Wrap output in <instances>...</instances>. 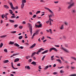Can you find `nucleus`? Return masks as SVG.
<instances>
[{"mask_svg": "<svg viewBox=\"0 0 76 76\" xmlns=\"http://www.w3.org/2000/svg\"><path fill=\"white\" fill-rule=\"evenodd\" d=\"M68 4H71L68 7V9H71L73 6H74L75 3V2L73 1V0H71V1L70 2H68Z\"/></svg>", "mask_w": 76, "mask_h": 76, "instance_id": "obj_1", "label": "nucleus"}, {"mask_svg": "<svg viewBox=\"0 0 76 76\" xmlns=\"http://www.w3.org/2000/svg\"><path fill=\"white\" fill-rule=\"evenodd\" d=\"M29 31L30 32L31 36H32V25L31 24H29Z\"/></svg>", "mask_w": 76, "mask_h": 76, "instance_id": "obj_2", "label": "nucleus"}, {"mask_svg": "<svg viewBox=\"0 0 76 76\" xmlns=\"http://www.w3.org/2000/svg\"><path fill=\"white\" fill-rule=\"evenodd\" d=\"M9 4L11 6V8L12 9V10H15V9H18V7H16L15 8L13 7V5L12 3L10 2V3H9Z\"/></svg>", "mask_w": 76, "mask_h": 76, "instance_id": "obj_3", "label": "nucleus"}, {"mask_svg": "<svg viewBox=\"0 0 76 76\" xmlns=\"http://www.w3.org/2000/svg\"><path fill=\"white\" fill-rule=\"evenodd\" d=\"M44 49L42 48H40L37 51V54L39 55V53H41V51H44Z\"/></svg>", "mask_w": 76, "mask_h": 76, "instance_id": "obj_4", "label": "nucleus"}, {"mask_svg": "<svg viewBox=\"0 0 76 76\" xmlns=\"http://www.w3.org/2000/svg\"><path fill=\"white\" fill-rule=\"evenodd\" d=\"M52 50H54L55 51L57 52V50L54 48H52L49 49V52H51Z\"/></svg>", "mask_w": 76, "mask_h": 76, "instance_id": "obj_5", "label": "nucleus"}, {"mask_svg": "<svg viewBox=\"0 0 76 76\" xmlns=\"http://www.w3.org/2000/svg\"><path fill=\"white\" fill-rule=\"evenodd\" d=\"M45 9H46V10H48L50 13H53V12H52V11H51L50 9L47 7H45Z\"/></svg>", "mask_w": 76, "mask_h": 76, "instance_id": "obj_6", "label": "nucleus"}, {"mask_svg": "<svg viewBox=\"0 0 76 76\" xmlns=\"http://www.w3.org/2000/svg\"><path fill=\"white\" fill-rule=\"evenodd\" d=\"M35 45H36V44L34 43L33 45L30 47L29 48H30L31 49L33 48L35 46Z\"/></svg>", "mask_w": 76, "mask_h": 76, "instance_id": "obj_7", "label": "nucleus"}, {"mask_svg": "<svg viewBox=\"0 0 76 76\" xmlns=\"http://www.w3.org/2000/svg\"><path fill=\"white\" fill-rule=\"evenodd\" d=\"M61 50H63L64 51H65V52H67V49H66L65 48H64L62 47H61Z\"/></svg>", "mask_w": 76, "mask_h": 76, "instance_id": "obj_8", "label": "nucleus"}, {"mask_svg": "<svg viewBox=\"0 0 76 76\" xmlns=\"http://www.w3.org/2000/svg\"><path fill=\"white\" fill-rule=\"evenodd\" d=\"M52 31L51 29H49V30H46V31H47V32H50V33L51 34H52Z\"/></svg>", "mask_w": 76, "mask_h": 76, "instance_id": "obj_9", "label": "nucleus"}, {"mask_svg": "<svg viewBox=\"0 0 76 76\" xmlns=\"http://www.w3.org/2000/svg\"><path fill=\"white\" fill-rule=\"evenodd\" d=\"M35 54H36V52H34L33 53L31 56V57H34L35 55Z\"/></svg>", "mask_w": 76, "mask_h": 76, "instance_id": "obj_10", "label": "nucleus"}, {"mask_svg": "<svg viewBox=\"0 0 76 76\" xmlns=\"http://www.w3.org/2000/svg\"><path fill=\"white\" fill-rule=\"evenodd\" d=\"M48 50H47L42 52V54H45V53H48Z\"/></svg>", "mask_w": 76, "mask_h": 76, "instance_id": "obj_11", "label": "nucleus"}, {"mask_svg": "<svg viewBox=\"0 0 76 76\" xmlns=\"http://www.w3.org/2000/svg\"><path fill=\"white\" fill-rule=\"evenodd\" d=\"M24 6H25V4L22 3V4L21 6V8H22V9H23V7H24Z\"/></svg>", "mask_w": 76, "mask_h": 76, "instance_id": "obj_12", "label": "nucleus"}, {"mask_svg": "<svg viewBox=\"0 0 76 76\" xmlns=\"http://www.w3.org/2000/svg\"><path fill=\"white\" fill-rule=\"evenodd\" d=\"M48 16L49 18V20L50 21V22H53V20L52 19H51V18H50V16L49 15Z\"/></svg>", "mask_w": 76, "mask_h": 76, "instance_id": "obj_13", "label": "nucleus"}, {"mask_svg": "<svg viewBox=\"0 0 76 76\" xmlns=\"http://www.w3.org/2000/svg\"><path fill=\"white\" fill-rule=\"evenodd\" d=\"M19 61V58H17L15 60L14 62H17V61Z\"/></svg>", "mask_w": 76, "mask_h": 76, "instance_id": "obj_14", "label": "nucleus"}, {"mask_svg": "<svg viewBox=\"0 0 76 76\" xmlns=\"http://www.w3.org/2000/svg\"><path fill=\"white\" fill-rule=\"evenodd\" d=\"M72 13H76V10H73L72 11Z\"/></svg>", "mask_w": 76, "mask_h": 76, "instance_id": "obj_15", "label": "nucleus"}, {"mask_svg": "<svg viewBox=\"0 0 76 76\" xmlns=\"http://www.w3.org/2000/svg\"><path fill=\"white\" fill-rule=\"evenodd\" d=\"M4 7L6 9H9V7L7 5H4Z\"/></svg>", "mask_w": 76, "mask_h": 76, "instance_id": "obj_16", "label": "nucleus"}, {"mask_svg": "<svg viewBox=\"0 0 76 76\" xmlns=\"http://www.w3.org/2000/svg\"><path fill=\"white\" fill-rule=\"evenodd\" d=\"M37 64V63L35 61H33L31 63V64H33V65H35L36 64Z\"/></svg>", "mask_w": 76, "mask_h": 76, "instance_id": "obj_17", "label": "nucleus"}, {"mask_svg": "<svg viewBox=\"0 0 76 76\" xmlns=\"http://www.w3.org/2000/svg\"><path fill=\"white\" fill-rule=\"evenodd\" d=\"M42 27V24H40L39 25H37V28H41V27Z\"/></svg>", "mask_w": 76, "mask_h": 76, "instance_id": "obj_18", "label": "nucleus"}, {"mask_svg": "<svg viewBox=\"0 0 76 76\" xmlns=\"http://www.w3.org/2000/svg\"><path fill=\"white\" fill-rule=\"evenodd\" d=\"M38 32H39V30H38L36 31V32L34 33H35L36 35H38V34H39Z\"/></svg>", "mask_w": 76, "mask_h": 76, "instance_id": "obj_19", "label": "nucleus"}, {"mask_svg": "<svg viewBox=\"0 0 76 76\" xmlns=\"http://www.w3.org/2000/svg\"><path fill=\"white\" fill-rule=\"evenodd\" d=\"M9 60H5L4 61V63H9Z\"/></svg>", "mask_w": 76, "mask_h": 76, "instance_id": "obj_20", "label": "nucleus"}, {"mask_svg": "<svg viewBox=\"0 0 76 76\" xmlns=\"http://www.w3.org/2000/svg\"><path fill=\"white\" fill-rule=\"evenodd\" d=\"M22 38H23V36H20L18 37V39H22Z\"/></svg>", "mask_w": 76, "mask_h": 76, "instance_id": "obj_21", "label": "nucleus"}, {"mask_svg": "<svg viewBox=\"0 0 76 76\" xmlns=\"http://www.w3.org/2000/svg\"><path fill=\"white\" fill-rule=\"evenodd\" d=\"M14 45L16 46V47H19V45L17 43H15Z\"/></svg>", "mask_w": 76, "mask_h": 76, "instance_id": "obj_22", "label": "nucleus"}, {"mask_svg": "<svg viewBox=\"0 0 76 76\" xmlns=\"http://www.w3.org/2000/svg\"><path fill=\"white\" fill-rule=\"evenodd\" d=\"M10 13L12 15V14H13V11L11 10H9Z\"/></svg>", "mask_w": 76, "mask_h": 76, "instance_id": "obj_23", "label": "nucleus"}, {"mask_svg": "<svg viewBox=\"0 0 76 76\" xmlns=\"http://www.w3.org/2000/svg\"><path fill=\"white\" fill-rule=\"evenodd\" d=\"M9 21L10 22H11V23H13L14 22H15V21L14 20H10Z\"/></svg>", "mask_w": 76, "mask_h": 76, "instance_id": "obj_24", "label": "nucleus"}, {"mask_svg": "<svg viewBox=\"0 0 76 76\" xmlns=\"http://www.w3.org/2000/svg\"><path fill=\"white\" fill-rule=\"evenodd\" d=\"M12 66V67L13 69H18V68H15L14 66H13V65H11Z\"/></svg>", "mask_w": 76, "mask_h": 76, "instance_id": "obj_25", "label": "nucleus"}, {"mask_svg": "<svg viewBox=\"0 0 76 76\" xmlns=\"http://www.w3.org/2000/svg\"><path fill=\"white\" fill-rule=\"evenodd\" d=\"M7 36L5 35L3 36H0L1 38H4L5 37H6Z\"/></svg>", "mask_w": 76, "mask_h": 76, "instance_id": "obj_26", "label": "nucleus"}, {"mask_svg": "<svg viewBox=\"0 0 76 76\" xmlns=\"http://www.w3.org/2000/svg\"><path fill=\"white\" fill-rule=\"evenodd\" d=\"M26 0H22V3H26Z\"/></svg>", "mask_w": 76, "mask_h": 76, "instance_id": "obj_27", "label": "nucleus"}, {"mask_svg": "<svg viewBox=\"0 0 76 76\" xmlns=\"http://www.w3.org/2000/svg\"><path fill=\"white\" fill-rule=\"evenodd\" d=\"M26 67H27V69H30V67H29V66H25V68H26Z\"/></svg>", "mask_w": 76, "mask_h": 76, "instance_id": "obj_28", "label": "nucleus"}, {"mask_svg": "<svg viewBox=\"0 0 76 76\" xmlns=\"http://www.w3.org/2000/svg\"><path fill=\"white\" fill-rule=\"evenodd\" d=\"M9 44H11V45H13L14 44V42H10L9 43Z\"/></svg>", "mask_w": 76, "mask_h": 76, "instance_id": "obj_29", "label": "nucleus"}, {"mask_svg": "<svg viewBox=\"0 0 76 76\" xmlns=\"http://www.w3.org/2000/svg\"><path fill=\"white\" fill-rule=\"evenodd\" d=\"M19 53H15L13 54V56H17L18 55H19Z\"/></svg>", "mask_w": 76, "mask_h": 76, "instance_id": "obj_30", "label": "nucleus"}, {"mask_svg": "<svg viewBox=\"0 0 76 76\" xmlns=\"http://www.w3.org/2000/svg\"><path fill=\"white\" fill-rule=\"evenodd\" d=\"M3 44L2 43H1L0 45V48H1V47H3Z\"/></svg>", "mask_w": 76, "mask_h": 76, "instance_id": "obj_31", "label": "nucleus"}, {"mask_svg": "<svg viewBox=\"0 0 76 76\" xmlns=\"http://www.w3.org/2000/svg\"><path fill=\"white\" fill-rule=\"evenodd\" d=\"M71 58H72V59H74V60H75L76 61V58L75 57H71Z\"/></svg>", "mask_w": 76, "mask_h": 76, "instance_id": "obj_32", "label": "nucleus"}, {"mask_svg": "<svg viewBox=\"0 0 76 76\" xmlns=\"http://www.w3.org/2000/svg\"><path fill=\"white\" fill-rule=\"evenodd\" d=\"M40 12H41V11H37L36 13V15H37V14H38V13H39Z\"/></svg>", "mask_w": 76, "mask_h": 76, "instance_id": "obj_33", "label": "nucleus"}, {"mask_svg": "<svg viewBox=\"0 0 76 76\" xmlns=\"http://www.w3.org/2000/svg\"><path fill=\"white\" fill-rule=\"evenodd\" d=\"M48 67H49V66H46L44 68L45 69H48Z\"/></svg>", "mask_w": 76, "mask_h": 76, "instance_id": "obj_34", "label": "nucleus"}, {"mask_svg": "<svg viewBox=\"0 0 76 76\" xmlns=\"http://www.w3.org/2000/svg\"><path fill=\"white\" fill-rule=\"evenodd\" d=\"M16 32V31H12L11 32V33L12 34H15Z\"/></svg>", "mask_w": 76, "mask_h": 76, "instance_id": "obj_35", "label": "nucleus"}, {"mask_svg": "<svg viewBox=\"0 0 76 76\" xmlns=\"http://www.w3.org/2000/svg\"><path fill=\"white\" fill-rule=\"evenodd\" d=\"M26 59H28L29 58H30V56H26Z\"/></svg>", "mask_w": 76, "mask_h": 76, "instance_id": "obj_36", "label": "nucleus"}, {"mask_svg": "<svg viewBox=\"0 0 76 76\" xmlns=\"http://www.w3.org/2000/svg\"><path fill=\"white\" fill-rule=\"evenodd\" d=\"M63 25H62L61 27H60V29H63Z\"/></svg>", "mask_w": 76, "mask_h": 76, "instance_id": "obj_37", "label": "nucleus"}, {"mask_svg": "<svg viewBox=\"0 0 76 76\" xmlns=\"http://www.w3.org/2000/svg\"><path fill=\"white\" fill-rule=\"evenodd\" d=\"M4 18H5L6 19L7 18V15H4Z\"/></svg>", "mask_w": 76, "mask_h": 76, "instance_id": "obj_38", "label": "nucleus"}, {"mask_svg": "<svg viewBox=\"0 0 76 76\" xmlns=\"http://www.w3.org/2000/svg\"><path fill=\"white\" fill-rule=\"evenodd\" d=\"M71 68L72 69H76L75 67H73L72 66L71 67Z\"/></svg>", "mask_w": 76, "mask_h": 76, "instance_id": "obj_39", "label": "nucleus"}, {"mask_svg": "<svg viewBox=\"0 0 76 76\" xmlns=\"http://www.w3.org/2000/svg\"><path fill=\"white\" fill-rule=\"evenodd\" d=\"M19 28H20V29H22V28H23V26H19Z\"/></svg>", "mask_w": 76, "mask_h": 76, "instance_id": "obj_40", "label": "nucleus"}, {"mask_svg": "<svg viewBox=\"0 0 76 76\" xmlns=\"http://www.w3.org/2000/svg\"><path fill=\"white\" fill-rule=\"evenodd\" d=\"M4 51L6 52V53H7V49H4Z\"/></svg>", "mask_w": 76, "mask_h": 76, "instance_id": "obj_41", "label": "nucleus"}, {"mask_svg": "<svg viewBox=\"0 0 76 76\" xmlns=\"http://www.w3.org/2000/svg\"><path fill=\"white\" fill-rule=\"evenodd\" d=\"M36 17H37V15H34L32 17V18H36Z\"/></svg>", "mask_w": 76, "mask_h": 76, "instance_id": "obj_42", "label": "nucleus"}, {"mask_svg": "<svg viewBox=\"0 0 76 76\" xmlns=\"http://www.w3.org/2000/svg\"><path fill=\"white\" fill-rule=\"evenodd\" d=\"M53 75H57V74H58V73L57 72H54L53 73Z\"/></svg>", "mask_w": 76, "mask_h": 76, "instance_id": "obj_43", "label": "nucleus"}, {"mask_svg": "<svg viewBox=\"0 0 76 76\" xmlns=\"http://www.w3.org/2000/svg\"><path fill=\"white\" fill-rule=\"evenodd\" d=\"M56 61H59V62H60L61 61V60L60 59H56Z\"/></svg>", "mask_w": 76, "mask_h": 76, "instance_id": "obj_44", "label": "nucleus"}, {"mask_svg": "<svg viewBox=\"0 0 76 76\" xmlns=\"http://www.w3.org/2000/svg\"><path fill=\"white\" fill-rule=\"evenodd\" d=\"M18 25H16V24H15L14 26V28H16V27H18Z\"/></svg>", "mask_w": 76, "mask_h": 76, "instance_id": "obj_45", "label": "nucleus"}, {"mask_svg": "<svg viewBox=\"0 0 76 76\" xmlns=\"http://www.w3.org/2000/svg\"><path fill=\"white\" fill-rule=\"evenodd\" d=\"M11 18H15V15H13V16H11Z\"/></svg>", "mask_w": 76, "mask_h": 76, "instance_id": "obj_46", "label": "nucleus"}, {"mask_svg": "<svg viewBox=\"0 0 76 76\" xmlns=\"http://www.w3.org/2000/svg\"><path fill=\"white\" fill-rule=\"evenodd\" d=\"M1 17L2 19H4V14H3V15H1Z\"/></svg>", "mask_w": 76, "mask_h": 76, "instance_id": "obj_47", "label": "nucleus"}, {"mask_svg": "<svg viewBox=\"0 0 76 76\" xmlns=\"http://www.w3.org/2000/svg\"><path fill=\"white\" fill-rule=\"evenodd\" d=\"M32 59H29L28 60V61L29 62H31V61H32Z\"/></svg>", "mask_w": 76, "mask_h": 76, "instance_id": "obj_48", "label": "nucleus"}, {"mask_svg": "<svg viewBox=\"0 0 76 76\" xmlns=\"http://www.w3.org/2000/svg\"><path fill=\"white\" fill-rule=\"evenodd\" d=\"M54 3H55L56 4H57V3H58V1H54Z\"/></svg>", "mask_w": 76, "mask_h": 76, "instance_id": "obj_49", "label": "nucleus"}, {"mask_svg": "<svg viewBox=\"0 0 76 76\" xmlns=\"http://www.w3.org/2000/svg\"><path fill=\"white\" fill-rule=\"evenodd\" d=\"M69 76H76V74H73L70 75Z\"/></svg>", "mask_w": 76, "mask_h": 76, "instance_id": "obj_50", "label": "nucleus"}, {"mask_svg": "<svg viewBox=\"0 0 76 76\" xmlns=\"http://www.w3.org/2000/svg\"><path fill=\"white\" fill-rule=\"evenodd\" d=\"M58 8H59V10H58V11L59 12H60V10H61V8H60V7H58Z\"/></svg>", "mask_w": 76, "mask_h": 76, "instance_id": "obj_51", "label": "nucleus"}, {"mask_svg": "<svg viewBox=\"0 0 76 76\" xmlns=\"http://www.w3.org/2000/svg\"><path fill=\"white\" fill-rule=\"evenodd\" d=\"M44 38H45V37H44L43 36L42 38V40H44Z\"/></svg>", "mask_w": 76, "mask_h": 76, "instance_id": "obj_52", "label": "nucleus"}, {"mask_svg": "<svg viewBox=\"0 0 76 76\" xmlns=\"http://www.w3.org/2000/svg\"><path fill=\"white\" fill-rule=\"evenodd\" d=\"M22 23L23 24H25L26 23V22L25 21H23L22 22Z\"/></svg>", "mask_w": 76, "mask_h": 76, "instance_id": "obj_53", "label": "nucleus"}, {"mask_svg": "<svg viewBox=\"0 0 76 76\" xmlns=\"http://www.w3.org/2000/svg\"><path fill=\"white\" fill-rule=\"evenodd\" d=\"M41 67V66H39V69H42Z\"/></svg>", "mask_w": 76, "mask_h": 76, "instance_id": "obj_54", "label": "nucleus"}, {"mask_svg": "<svg viewBox=\"0 0 76 76\" xmlns=\"http://www.w3.org/2000/svg\"><path fill=\"white\" fill-rule=\"evenodd\" d=\"M17 66H20V64H18L17 65Z\"/></svg>", "mask_w": 76, "mask_h": 76, "instance_id": "obj_55", "label": "nucleus"}, {"mask_svg": "<svg viewBox=\"0 0 76 76\" xmlns=\"http://www.w3.org/2000/svg\"><path fill=\"white\" fill-rule=\"evenodd\" d=\"M38 41H39V42H41V41L40 40V38H39V39H38Z\"/></svg>", "mask_w": 76, "mask_h": 76, "instance_id": "obj_56", "label": "nucleus"}, {"mask_svg": "<svg viewBox=\"0 0 76 76\" xmlns=\"http://www.w3.org/2000/svg\"><path fill=\"white\" fill-rule=\"evenodd\" d=\"M50 18H51V17H52V16H53V14H50V15H49Z\"/></svg>", "mask_w": 76, "mask_h": 76, "instance_id": "obj_57", "label": "nucleus"}, {"mask_svg": "<svg viewBox=\"0 0 76 76\" xmlns=\"http://www.w3.org/2000/svg\"><path fill=\"white\" fill-rule=\"evenodd\" d=\"M49 25H51V21H49Z\"/></svg>", "mask_w": 76, "mask_h": 76, "instance_id": "obj_58", "label": "nucleus"}, {"mask_svg": "<svg viewBox=\"0 0 76 76\" xmlns=\"http://www.w3.org/2000/svg\"><path fill=\"white\" fill-rule=\"evenodd\" d=\"M20 48L21 49H23V47L20 46Z\"/></svg>", "mask_w": 76, "mask_h": 76, "instance_id": "obj_59", "label": "nucleus"}, {"mask_svg": "<svg viewBox=\"0 0 76 76\" xmlns=\"http://www.w3.org/2000/svg\"><path fill=\"white\" fill-rule=\"evenodd\" d=\"M29 15H32V12H29Z\"/></svg>", "mask_w": 76, "mask_h": 76, "instance_id": "obj_60", "label": "nucleus"}, {"mask_svg": "<svg viewBox=\"0 0 76 76\" xmlns=\"http://www.w3.org/2000/svg\"><path fill=\"white\" fill-rule=\"evenodd\" d=\"M56 66V64H54L53 66V67H55Z\"/></svg>", "mask_w": 76, "mask_h": 76, "instance_id": "obj_61", "label": "nucleus"}, {"mask_svg": "<svg viewBox=\"0 0 76 76\" xmlns=\"http://www.w3.org/2000/svg\"><path fill=\"white\" fill-rule=\"evenodd\" d=\"M55 47H59V45H55Z\"/></svg>", "mask_w": 76, "mask_h": 76, "instance_id": "obj_62", "label": "nucleus"}, {"mask_svg": "<svg viewBox=\"0 0 76 76\" xmlns=\"http://www.w3.org/2000/svg\"><path fill=\"white\" fill-rule=\"evenodd\" d=\"M11 53H15V51H12L11 52Z\"/></svg>", "mask_w": 76, "mask_h": 76, "instance_id": "obj_63", "label": "nucleus"}, {"mask_svg": "<svg viewBox=\"0 0 76 76\" xmlns=\"http://www.w3.org/2000/svg\"><path fill=\"white\" fill-rule=\"evenodd\" d=\"M62 72H63V71H62V70H61L60 71V73H62Z\"/></svg>", "mask_w": 76, "mask_h": 76, "instance_id": "obj_64", "label": "nucleus"}]
</instances>
